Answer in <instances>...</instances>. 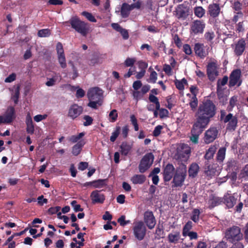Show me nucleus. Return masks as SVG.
I'll list each match as a JSON object with an SVG mask.
<instances>
[{"label":"nucleus","mask_w":248,"mask_h":248,"mask_svg":"<svg viewBox=\"0 0 248 248\" xmlns=\"http://www.w3.org/2000/svg\"><path fill=\"white\" fill-rule=\"evenodd\" d=\"M68 64H70V66L72 67L73 71L72 78L73 79H75L77 77L79 76V74H78V70L77 68L75 67L73 62L70 61L68 62Z\"/></svg>","instance_id":"nucleus-50"},{"label":"nucleus","mask_w":248,"mask_h":248,"mask_svg":"<svg viewBox=\"0 0 248 248\" xmlns=\"http://www.w3.org/2000/svg\"><path fill=\"white\" fill-rule=\"evenodd\" d=\"M198 105V100L196 97V96L192 95L191 98L190 100V102H189V105H190V107L192 110H194L197 107Z\"/></svg>","instance_id":"nucleus-43"},{"label":"nucleus","mask_w":248,"mask_h":248,"mask_svg":"<svg viewBox=\"0 0 248 248\" xmlns=\"http://www.w3.org/2000/svg\"><path fill=\"white\" fill-rule=\"evenodd\" d=\"M226 148L225 147L220 148L217 154L216 159L218 162L222 163L225 157Z\"/></svg>","instance_id":"nucleus-34"},{"label":"nucleus","mask_w":248,"mask_h":248,"mask_svg":"<svg viewBox=\"0 0 248 248\" xmlns=\"http://www.w3.org/2000/svg\"><path fill=\"white\" fill-rule=\"evenodd\" d=\"M135 62L136 59L135 58H127L125 60L124 64L126 67H132Z\"/></svg>","instance_id":"nucleus-58"},{"label":"nucleus","mask_w":248,"mask_h":248,"mask_svg":"<svg viewBox=\"0 0 248 248\" xmlns=\"http://www.w3.org/2000/svg\"><path fill=\"white\" fill-rule=\"evenodd\" d=\"M188 236L190 240H197L198 238V233L195 232H190L188 233H186L183 236L186 237Z\"/></svg>","instance_id":"nucleus-60"},{"label":"nucleus","mask_w":248,"mask_h":248,"mask_svg":"<svg viewBox=\"0 0 248 248\" xmlns=\"http://www.w3.org/2000/svg\"><path fill=\"white\" fill-rule=\"evenodd\" d=\"M243 16V14L242 11L237 12L236 14L234 15L232 19V22L234 23H236L239 20V18H242Z\"/></svg>","instance_id":"nucleus-61"},{"label":"nucleus","mask_w":248,"mask_h":248,"mask_svg":"<svg viewBox=\"0 0 248 248\" xmlns=\"http://www.w3.org/2000/svg\"><path fill=\"white\" fill-rule=\"evenodd\" d=\"M85 135V133L81 132L79 133L78 135H73L71 136L69 139V140L73 143H76L77 142H78L81 138H82Z\"/></svg>","instance_id":"nucleus-46"},{"label":"nucleus","mask_w":248,"mask_h":248,"mask_svg":"<svg viewBox=\"0 0 248 248\" xmlns=\"http://www.w3.org/2000/svg\"><path fill=\"white\" fill-rule=\"evenodd\" d=\"M83 111V108L77 104L70 106L68 111V117L72 120L78 118Z\"/></svg>","instance_id":"nucleus-19"},{"label":"nucleus","mask_w":248,"mask_h":248,"mask_svg":"<svg viewBox=\"0 0 248 248\" xmlns=\"http://www.w3.org/2000/svg\"><path fill=\"white\" fill-rule=\"evenodd\" d=\"M16 118L15 108L14 107H9L3 116V123L10 124Z\"/></svg>","instance_id":"nucleus-22"},{"label":"nucleus","mask_w":248,"mask_h":248,"mask_svg":"<svg viewBox=\"0 0 248 248\" xmlns=\"http://www.w3.org/2000/svg\"><path fill=\"white\" fill-rule=\"evenodd\" d=\"M216 151L217 147L216 145H212L209 147L208 149L206 150V153H205V155H204V158L207 160L205 162L209 163V161L213 158Z\"/></svg>","instance_id":"nucleus-28"},{"label":"nucleus","mask_w":248,"mask_h":248,"mask_svg":"<svg viewBox=\"0 0 248 248\" xmlns=\"http://www.w3.org/2000/svg\"><path fill=\"white\" fill-rule=\"evenodd\" d=\"M183 51L188 55H190L192 54V50L190 46L188 44H186L183 45Z\"/></svg>","instance_id":"nucleus-63"},{"label":"nucleus","mask_w":248,"mask_h":248,"mask_svg":"<svg viewBox=\"0 0 248 248\" xmlns=\"http://www.w3.org/2000/svg\"><path fill=\"white\" fill-rule=\"evenodd\" d=\"M226 165L227 171H234L238 169V161L234 158H229Z\"/></svg>","instance_id":"nucleus-26"},{"label":"nucleus","mask_w":248,"mask_h":248,"mask_svg":"<svg viewBox=\"0 0 248 248\" xmlns=\"http://www.w3.org/2000/svg\"><path fill=\"white\" fill-rule=\"evenodd\" d=\"M83 119L85 120L83 123L84 126H88L91 125L93 123V119L89 115H85Z\"/></svg>","instance_id":"nucleus-55"},{"label":"nucleus","mask_w":248,"mask_h":248,"mask_svg":"<svg viewBox=\"0 0 248 248\" xmlns=\"http://www.w3.org/2000/svg\"><path fill=\"white\" fill-rule=\"evenodd\" d=\"M238 101V97L236 95H233L231 97L229 102V105L227 107V110L228 111L232 110L233 108L236 105L237 102Z\"/></svg>","instance_id":"nucleus-38"},{"label":"nucleus","mask_w":248,"mask_h":248,"mask_svg":"<svg viewBox=\"0 0 248 248\" xmlns=\"http://www.w3.org/2000/svg\"><path fill=\"white\" fill-rule=\"evenodd\" d=\"M58 61L61 67L63 69L66 67V62L64 54L58 55Z\"/></svg>","instance_id":"nucleus-47"},{"label":"nucleus","mask_w":248,"mask_h":248,"mask_svg":"<svg viewBox=\"0 0 248 248\" xmlns=\"http://www.w3.org/2000/svg\"><path fill=\"white\" fill-rule=\"evenodd\" d=\"M199 169L200 167L196 163H192L190 165V167H189V176L193 178L196 177L199 171Z\"/></svg>","instance_id":"nucleus-32"},{"label":"nucleus","mask_w":248,"mask_h":248,"mask_svg":"<svg viewBox=\"0 0 248 248\" xmlns=\"http://www.w3.org/2000/svg\"><path fill=\"white\" fill-rule=\"evenodd\" d=\"M218 131L217 127H211L205 131L204 140L205 143H209L214 141L217 137Z\"/></svg>","instance_id":"nucleus-18"},{"label":"nucleus","mask_w":248,"mask_h":248,"mask_svg":"<svg viewBox=\"0 0 248 248\" xmlns=\"http://www.w3.org/2000/svg\"><path fill=\"white\" fill-rule=\"evenodd\" d=\"M157 79V73L155 71L151 72L150 77L147 80L148 82L152 83H155Z\"/></svg>","instance_id":"nucleus-48"},{"label":"nucleus","mask_w":248,"mask_h":248,"mask_svg":"<svg viewBox=\"0 0 248 248\" xmlns=\"http://www.w3.org/2000/svg\"><path fill=\"white\" fill-rule=\"evenodd\" d=\"M242 5V4L239 1H236L233 3V8L237 12L241 11Z\"/></svg>","instance_id":"nucleus-64"},{"label":"nucleus","mask_w":248,"mask_h":248,"mask_svg":"<svg viewBox=\"0 0 248 248\" xmlns=\"http://www.w3.org/2000/svg\"><path fill=\"white\" fill-rule=\"evenodd\" d=\"M206 73L208 78L211 81H213L215 77L218 75L216 62H212L208 63L206 67Z\"/></svg>","instance_id":"nucleus-21"},{"label":"nucleus","mask_w":248,"mask_h":248,"mask_svg":"<svg viewBox=\"0 0 248 248\" xmlns=\"http://www.w3.org/2000/svg\"><path fill=\"white\" fill-rule=\"evenodd\" d=\"M225 237L229 242L233 243L242 240L243 235L241 232L240 228L239 226L233 225L226 230Z\"/></svg>","instance_id":"nucleus-5"},{"label":"nucleus","mask_w":248,"mask_h":248,"mask_svg":"<svg viewBox=\"0 0 248 248\" xmlns=\"http://www.w3.org/2000/svg\"><path fill=\"white\" fill-rule=\"evenodd\" d=\"M87 96L89 100L102 103L103 91L98 87H94L89 90Z\"/></svg>","instance_id":"nucleus-13"},{"label":"nucleus","mask_w":248,"mask_h":248,"mask_svg":"<svg viewBox=\"0 0 248 248\" xmlns=\"http://www.w3.org/2000/svg\"><path fill=\"white\" fill-rule=\"evenodd\" d=\"M217 107L213 102L209 99L203 101L199 105L195 114L196 123L207 127L216 114Z\"/></svg>","instance_id":"nucleus-1"},{"label":"nucleus","mask_w":248,"mask_h":248,"mask_svg":"<svg viewBox=\"0 0 248 248\" xmlns=\"http://www.w3.org/2000/svg\"><path fill=\"white\" fill-rule=\"evenodd\" d=\"M61 207L59 206L51 207L48 208L47 212L48 214L49 215H54L58 213L59 211L61 210Z\"/></svg>","instance_id":"nucleus-54"},{"label":"nucleus","mask_w":248,"mask_h":248,"mask_svg":"<svg viewBox=\"0 0 248 248\" xmlns=\"http://www.w3.org/2000/svg\"><path fill=\"white\" fill-rule=\"evenodd\" d=\"M162 128L163 126L161 125H158L156 126L153 133V136L155 137H158L161 133V131Z\"/></svg>","instance_id":"nucleus-59"},{"label":"nucleus","mask_w":248,"mask_h":248,"mask_svg":"<svg viewBox=\"0 0 248 248\" xmlns=\"http://www.w3.org/2000/svg\"><path fill=\"white\" fill-rule=\"evenodd\" d=\"M102 104V102L90 100L89 103L88 104V106L94 109H97L98 106H101Z\"/></svg>","instance_id":"nucleus-57"},{"label":"nucleus","mask_w":248,"mask_h":248,"mask_svg":"<svg viewBox=\"0 0 248 248\" xmlns=\"http://www.w3.org/2000/svg\"><path fill=\"white\" fill-rule=\"evenodd\" d=\"M217 93L219 100L222 102V105H224L226 103L227 99V97H224L223 90L221 87H217Z\"/></svg>","instance_id":"nucleus-37"},{"label":"nucleus","mask_w":248,"mask_h":248,"mask_svg":"<svg viewBox=\"0 0 248 248\" xmlns=\"http://www.w3.org/2000/svg\"><path fill=\"white\" fill-rule=\"evenodd\" d=\"M167 239L170 245H177L184 240L182 238L181 232L178 230L171 231L168 234Z\"/></svg>","instance_id":"nucleus-14"},{"label":"nucleus","mask_w":248,"mask_h":248,"mask_svg":"<svg viewBox=\"0 0 248 248\" xmlns=\"http://www.w3.org/2000/svg\"><path fill=\"white\" fill-rule=\"evenodd\" d=\"M174 84L177 89L179 90H183L185 89L184 84H187V81L185 78H183L181 80L176 79Z\"/></svg>","instance_id":"nucleus-39"},{"label":"nucleus","mask_w":248,"mask_h":248,"mask_svg":"<svg viewBox=\"0 0 248 248\" xmlns=\"http://www.w3.org/2000/svg\"><path fill=\"white\" fill-rule=\"evenodd\" d=\"M193 49L196 56L201 59L205 58L208 55L209 47L203 43H195Z\"/></svg>","instance_id":"nucleus-12"},{"label":"nucleus","mask_w":248,"mask_h":248,"mask_svg":"<svg viewBox=\"0 0 248 248\" xmlns=\"http://www.w3.org/2000/svg\"><path fill=\"white\" fill-rule=\"evenodd\" d=\"M220 119L224 123H227L226 129L228 131H234L238 125V117L233 116L232 113H229L226 115L225 110L220 111Z\"/></svg>","instance_id":"nucleus-4"},{"label":"nucleus","mask_w":248,"mask_h":248,"mask_svg":"<svg viewBox=\"0 0 248 248\" xmlns=\"http://www.w3.org/2000/svg\"><path fill=\"white\" fill-rule=\"evenodd\" d=\"M81 15L91 22H96L95 17L93 16V15L91 13L84 11L81 12Z\"/></svg>","instance_id":"nucleus-42"},{"label":"nucleus","mask_w":248,"mask_h":248,"mask_svg":"<svg viewBox=\"0 0 248 248\" xmlns=\"http://www.w3.org/2000/svg\"><path fill=\"white\" fill-rule=\"evenodd\" d=\"M186 165L181 164L178 168L176 169V171L173 175V179L172 183L173 187H181L183 186L186 176Z\"/></svg>","instance_id":"nucleus-6"},{"label":"nucleus","mask_w":248,"mask_h":248,"mask_svg":"<svg viewBox=\"0 0 248 248\" xmlns=\"http://www.w3.org/2000/svg\"><path fill=\"white\" fill-rule=\"evenodd\" d=\"M215 37L214 31H207L204 34V38L208 42H211Z\"/></svg>","instance_id":"nucleus-51"},{"label":"nucleus","mask_w":248,"mask_h":248,"mask_svg":"<svg viewBox=\"0 0 248 248\" xmlns=\"http://www.w3.org/2000/svg\"><path fill=\"white\" fill-rule=\"evenodd\" d=\"M144 222L146 224L148 228L152 230L156 224V219L153 212L147 210L143 215Z\"/></svg>","instance_id":"nucleus-16"},{"label":"nucleus","mask_w":248,"mask_h":248,"mask_svg":"<svg viewBox=\"0 0 248 248\" xmlns=\"http://www.w3.org/2000/svg\"><path fill=\"white\" fill-rule=\"evenodd\" d=\"M133 233L136 239L139 241L142 240L146 233V229L144 223L142 221L135 223L133 228Z\"/></svg>","instance_id":"nucleus-10"},{"label":"nucleus","mask_w":248,"mask_h":248,"mask_svg":"<svg viewBox=\"0 0 248 248\" xmlns=\"http://www.w3.org/2000/svg\"><path fill=\"white\" fill-rule=\"evenodd\" d=\"M193 223L192 221H187L185 225L183 226V230H182V235L183 236L185 235L186 233L190 232L192 228Z\"/></svg>","instance_id":"nucleus-41"},{"label":"nucleus","mask_w":248,"mask_h":248,"mask_svg":"<svg viewBox=\"0 0 248 248\" xmlns=\"http://www.w3.org/2000/svg\"><path fill=\"white\" fill-rule=\"evenodd\" d=\"M85 144V142L84 140H81L75 144L72 147V154L75 156H78V155H79Z\"/></svg>","instance_id":"nucleus-27"},{"label":"nucleus","mask_w":248,"mask_h":248,"mask_svg":"<svg viewBox=\"0 0 248 248\" xmlns=\"http://www.w3.org/2000/svg\"><path fill=\"white\" fill-rule=\"evenodd\" d=\"M222 199V203L225 204L228 208H232L237 202V199L233 195H231V194H226L223 196Z\"/></svg>","instance_id":"nucleus-24"},{"label":"nucleus","mask_w":248,"mask_h":248,"mask_svg":"<svg viewBox=\"0 0 248 248\" xmlns=\"http://www.w3.org/2000/svg\"><path fill=\"white\" fill-rule=\"evenodd\" d=\"M216 170L214 169L212 166L209 164V163H205V173L206 176L212 177L215 174Z\"/></svg>","instance_id":"nucleus-36"},{"label":"nucleus","mask_w":248,"mask_h":248,"mask_svg":"<svg viewBox=\"0 0 248 248\" xmlns=\"http://www.w3.org/2000/svg\"><path fill=\"white\" fill-rule=\"evenodd\" d=\"M241 77V71L240 69L234 70L230 75V80L229 86L232 87L237 84V86H240L242 83V80H239Z\"/></svg>","instance_id":"nucleus-17"},{"label":"nucleus","mask_w":248,"mask_h":248,"mask_svg":"<svg viewBox=\"0 0 248 248\" xmlns=\"http://www.w3.org/2000/svg\"><path fill=\"white\" fill-rule=\"evenodd\" d=\"M56 50L58 55L64 54L63 47L62 44L61 42H58L56 46Z\"/></svg>","instance_id":"nucleus-62"},{"label":"nucleus","mask_w":248,"mask_h":248,"mask_svg":"<svg viewBox=\"0 0 248 248\" xmlns=\"http://www.w3.org/2000/svg\"><path fill=\"white\" fill-rule=\"evenodd\" d=\"M207 127L194 122L191 129L190 140L194 143H198L199 136Z\"/></svg>","instance_id":"nucleus-9"},{"label":"nucleus","mask_w":248,"mask_h":248,"mask_svg":"<svg viewBox=\"0 0 248 248\" xmlns=\"http://www.w3.org/2000/svg\"><path fill=\"white\" fill-rule=\"evenodd\" d=\"M155 156L152 153L145 154L141 159L139 166V171L144 173L147 170L153 163Z\"/></svg>","instance_id":"nucleus-7"},{"label":"nucleus","mask_w":248,"mask_h":248,"mask_svg":"<svg viewBox=\"0 0 248 248\" xmlns=\"http://www.w3.org/2000/svg\"><path fill=\"white\" fill-rule=\"evenodd\" d=\"M132 10L130 6V5L126 3L123 4L121 7V14L122 17L126 18L130 14V12Z\"/></svg>","instance_id":"nucleus-33"},{"label":"nucleus","mask_w":248,"mask_h":248,"mask_svg":"<svg viewBox=\"0 0 248 248\" xmlns=\"http://www.w3.org/2000/svg\"><path fill=\"white\" fill-rule=\"evenodd\" d=\"M193 11L194 15L199 18H201L204 16L205 14L206 10L202 6H196L194 8Z\"/></svg>","instance_id":"nucleus-35"},{"label":"nucleus","mask_w":248,"mask_h":248,"mask_svg":"<svg viewBox=\"0 0 248 248\" xmlns=\"http://www.w3.org/2000/svg\"><path fill=\"white\" fill-rule=\"evenodd\" d=\"M66 23L70 24L71 27L82 36L86 37L89 32V24L81 21L78 16L71 17Z\"/></svg>","instance_id":"nucleus-2"},{"label":"nucleus","mask_w":248,"mask_h":248,"mask_svg":"<svg viewBox=\"0 0 248 248\" xmlns=\"http://www.w3.org/2000/svg\"><path fill=\"white\" fill-rule=\"evenodd\" d=\"M130 180L135 185H141L146 181V176L144 174H135L131 177Z\"/></svg>","instance_id":"nucleus-30"},{"label":"nucleus","mask_w":248,"mask_h":248,"mask_svg":"<svg viewBox=\"0 0 248 248\" xmlns=\"http://www.w3.org/2000/svg\"><path fill=\"white\" fill-rule=\"evenodd\" d=\"M222 13L219 2L213 1L207 8V15L209 17V22L214 25H217V20L220 14Z\"/></svg>","instance_id":"nucleus-3"},{"label":"nucleus","mask_w":248,"mask_h":248,"mask_svg":"<svg viewBox=\"0 0 248 248\" xmlns=\"http://www.w3.org/2000/svg\"><path fill=\"white\" fill-rule=\"evenodd\" d=\"M222 201V198L217 197L214 194H211L209 195L208 201V208L212 209L215 207L221 204Z\"/></svg>","instance_id":"nucleus-23"},{"label":"nucleus","mask_w":248,"mask_h":248,"mask_svg":"<svg viewBox=\"0 0 248 248\" xmlns=\"http://www.w3.org/2000/svg\"><path fill=\"white\" fill-rule=\"evenodd\" d=\"M206 24L204 21L195 20L192 21L190 25V34L192 35H196L203 33Z\"/></svg>","instance_id":"nucleus-8"},{"label":"nucleus","mask_w":248,"mask_h":248,"mask_svg":"<svg viewBox=\"0 0 248 248\" xmlns=\"http://www.w3.org/2000/svg\"><path fill=\"white\" fill-rule=\"evenodd\" d=\"M120 152L122 155L126 156L131 151L132 145L126 141H123L120 146Z\"/></svg>","instance_id":"nucleus-29"},{"label":"nucleus","mask_w":248,"mask_h":248,"mask_svg":"<svg viewBox=\"0 0 248 248\" xmlns=\"http://www.w3.org/2000/svg\"><path fill=\"white\" fill-rule=\"evenodd\" d=\"M228 78L227 76H224L222 79H218L217 82V87H221V86L226 85L228 82Z\"/></svg>","instance_id":"nucleus-56"},{"label":"nucleus","mask_w":248,"mask_h":248,"mask_svg":"<svg viewBox=\"0 0 248 248\" xmlns=\"http://www.w3.org/2000/svg\"><path fill=\"white\" fill-rule=\"evenodd\" d=\"M175 17L178 19L186 20L189 15V7L184 4L178 5L174 11Z\"/></svg>","instance_id":"nucleus-11"},{"label":"nucleus","mask_w":248,"mask_h":248,"mask_svg":"<svg viewBox=\"0 0 248 248\" xmlns=\"http://www.w3.org/2000/svg\"><path fill=\"white\" fill-rule=\"evenodd\" d=\"M26 124H27L26 131L28 134H33L34 132V125L30 116V114H28L26 118Z\"/></svg>","instance_id":"nucleus-31"},{"label":"nucleus","mask_w":248,"mask_h":248,"mask_svg":"<svg viewBox=\"0 0 248 248\" xmlns=\"http://www.w3.org/2000/svg\"><path fill=\"white\" fill-rule=\"evenodd\" d=\"M106 179H97L93 181V187L98 188L102 187L105 185Z\"/></svg>","instance_id":"nucleus-49"},{"label":"nucleus","mask_w":248,"mask_h":248,"mask_svg":"<svg viewBox=\"0 0 248 248\" xmlns=\"http://www.w3.org/2000/svg\"><path fill=\"white\" fill-rule=\"evenodd\" d=\"M200 211L199 209L195 208L192 210V216L190 219L195 223H197L199 220Z\"/></svg>","instance_id":"nucleus-40"},{"label":"nucleus","mask_w":248,"mask_h":248,"mask_svg":"<svg viewBox=\"0 0 248 248\" xmlns=\"http://www.w3.org/2000/svg\"><path fill=\"white\" fill-rule=\"evenodd\" d=\"M51 34L49 29H43L38 31L37 35L40 37H47Z\"/></svg>","instance_id":"nucleus-44"},{"label":"nucleus","mask_w":248,"mask_h":248,"mask_svg":"<svg viewBox=\"0 0 248 248\" xmlns=\"http://www.w3.org/2000/svg\"><path fill=\"white\" fill-rule=\"evenodd\" d=\"M174 171L175 168L173 167V165L169 163L163 169V176L164 181L165 182L170 181L174 175Z\"/></svg>","instance_id":"nucleus-20"},{"label":"nucleus","mask_w":248,"mask_h":248,"mask_svg":"<svg viewBox=\"0 0 248 248\" xmlns=\"http://www.w3.org/2000/svg\"><path fill=\"white\" fill-rule=\"evenodd\" d=\"M155 233L157 236H158L159 237H163V235L164 234V232L163 226L162 225H160L158 224L157 226Z\"/></svg>","instance_id":"nucleus-52"},{"label":"nucleus","mask_w":248,"mask_h":248,"mask_svg":"<svg viewBox=\"0 0 248 248\" xmlns=\"http://www.w3.org/2000/svg\"><path fill=\"white\" fill-rule=\"evenodd\" d=\"M236 56L242 55L246 50V43L245 39L241 38L232 45Z\"/></svg>","instance_id":"nucleus-15"},{"label":"nucleus","mask_w":248,"mask_h":248,"mask_svg":"<svg viewBox=\"0 0 248 248\" xmlns=\"http://www.w3.org/2000/svg\"><path fill=\"white\" fill-rule=\"evenodd\" d=\"M91 198L93 204L103 203L105 200V196L98 190L93 191L91 194Z\"/></svg>","instance_id":"nucleus-25"},{"label":"nucleus","mask_w":248,"mask_h":248,"mask_svg":"<svg viewBox=\"0 0 248 248\" xmlns=\"http://www.w3.org/2000/svg\"><path fill=\"white\" fill-rule=\"evenodd\" d=\"M120 126H116L115 130L114 131V132L112 133L110 138H109V140H110V141L114 142L115 141V140L118 138L120 133Z\"/></svg>","instance_id":"nucleus-45"},{"label":"nucleus","mask_w":248,"mask_h":248,"mask_svg":"<svg viewBox=\"0 0 248 248\" xmlns=\"http://www.w3.org/2000/svg\"><path fill=\"white\" fill-rule=\"evenodd\" d=\"M109 116L111 122L116 121L118 117L117 110L115 109L111 110L110 112H109Z\"/></svg>","instance_id":"nucleus-53"}]
</instances>
